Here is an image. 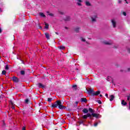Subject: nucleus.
<instances>
[{
  "label": "nucleus",
  "instance_id": "obj_1",
  "mask_svg": "<svg viewBox=\"0 0 130 130\" xmlns=\"http://www.w3.org/2000/svg\"><path fill=\"white\" fill-rule=\"evenodd\" d=\"M51 107L52 108L58 107L59 109H66V106L62 105L61 100L56 101L54 104H52Z\"/></svg>",
  "mask_w": 130,
  "mask_h": 130
},
{
  "label": "nucleus",
  "instance_id": "obj_2",
  "mask_svg": "<svg viewBox=\"0 0 130 130\" xmlns=\"http://www.w3.org/2000/svg\"><path fill=\"white\" fill-rule=\"evenodd\" d=\"M88 117H89V119H91L92 120L94 119L93 117H95V118H98V117H99V114L94 113H92V114L87 113V114L84 115L82 116V118H83V119H87Z\"/></svg>",
  "mask_w": 130,
  "mask_h": 130
},
{
  "label": "nucleus",
  "instance_id": "obj_3",
  "mask_svg": "<svg viewBox=\"0 0 130 130\" xmlns=\"http://www.w3.org/2000/svg\"><path fill=\"white\" fill-rule=\"evenodd\" d=\"M12 81H13V82H15V83H19V78L16 77V76H13L12 77Z\"/></svg>",
  "mask_w": 130,
  "mask_h": 130
},
{
  "label": "nucleus",
  "instance_id": "obj_4",
  "mask_svg": "<svg viewBox=\"0 0 130 130\" xmlns=\"http://www.w3.org/2000/svg\"><path fill=\"white\" fill-rule=\"evenodd\" d=\"M111 23L113 28H116V21L114 19L111 20Z\"/></svg>",
  "mask_w": 130,
  "mask_h": 130
},
{
  "label": "nucleus",
  "instance_id": "obj_5",
  "mask_svg": "<svg viewBox=\"0 0 130 130\" xmlns=\"http://www.w3.org/2000/svg\"><path fill=\"white\" fill-rule=\"evenodd\" d=\"M103 44H105L106 45H111L112 44V42H108L106 41H104L103 42Z\"/></svg>",
  "mask_w": 130,
  "mask_h": 130
},
{
  "label": "nucleus",
  "instance_id": "obj_6",
  "mask_svg": "<svg viewBox=\"0 0 130 130\" xmlns=\"http://www.w3.org/2000/svg\"><path fill=\"white\" fill-rule=\"evenodd\" d=\"M99 94H100V90L96 91L95 92H93L92 93V96H98Z\"/></svg>",
  "mask_w": 130,
  "mask_h": 130
},
{
  "label": "nucleus",
  "instance_id": "obj_7",
  "mask_svg": "<svg viewBox=\"0 0 130 130\" xmlns=\"http://www.w3.org/2000/svg\"><path fill=\"white\" fill-rule=\"evenodd\" d=\"M87 92L88 94H91L92 95V94H93V92H94V88H89Z\"/></svg>",
  "mask_w": 130,
  "mask_h": 130
},
{
  "label": "nucleus",
  "instance_id": "obj_8",
  "mask_svg": "<svg viewBox=\"0 0 130 130\" xmlns=\"http://www.w3.org/2000/svg\"><path fill=\"white\" fill-rule=\"evenodd\" d=\"M82 112H83V113H84L85 114H88V113H89V110L87 108L83 109V110H82Z\"/></svg>",
  "mask_w": 130,
  "mask_h": 130
},
{
  "label": "nucleus",
  "instance_id": "obj_9",
  "mask_svg": "<svg viewBox=\"0 0 130 130\" xmlns=\"http://www.w3.org/2000/svg\"><path fill=\"white\" fill-rule=\"evenodd\" d=\"M87 101H88L87 100V99H86V98H82L81 99V102H84L85 103H86Z\"/></svg>",
  "mask_w": 130,
  "mask_h": 130
},
{
  "label": "nucleus",
  "instance_id": "obj_10",
  "mask_svg": "<svg viewBox=\"0 0 130 130\" xmlns=\"http://www.w3.org/2000/svg\"><path fill=\"white\" fill-rule=\"evenodd\" d=\"M80 30H81V28L79 27L75 28V31L76 32V33H79V32H80Z\"/></svg>",
  "mask_w": 130,
  "mask_h": 130
},
{
  "label": "nucleus",
  "instance_id": "obj_11",
  "mask_svg": "<svg viewBox=\"0 0 130 130\" xmlns=\"http://www.w3.org/2000/svg\"><path fill=\"white\" fill-rule=\"evenodd\" d=\"M110 101H113V100H114V95L112 94L110 95Z\"/></svg>",
  "mask_w": 130,
  "mask_h": 130
},
{
  "label": "nucleus",
  "instance_id": "obj_12",
  "mask_svg": "<svg viewBox=\"0 0 130 130\" xmlns=\"http://www.w3.org/2000/svg\"><path fill=\"white\" fill-rule=\"evenodd\" d=\"M38 85L39 88H44V85H43V84L42 83H39L38 84Z\"/></svg>",
  "mask_w": 130,
  "mask_h": 130
},
{
  "label": "nucleus",
  "instance_id": "obj_13",
  "mask_svg": "<svg viewBox=\"0 0 130 130\" xmlns=\"http://www.w3.org/2000/svg\"><path fill=\"white\" fill-rule=\"evenodd\" d=\"M88 111L90 113H94V110H93V109L89 108L88 109Z\"/></svg>",
  "mask_w": 130,
  "mask_h": 130
},
{
  "label": "nucleus",
  "instance_id": "obj_14",
  "mask_svg": "<svg viewBox=\"0 0 130 130\" xmlns=\"http://www.w3.org/2000/svg\"><path fill=\"white\" fill-rule=\"evenodd\" d=\"M45 29H48V28H49V24H48V23L45 22Z\"/></svg>",
  "mask_w": 130,
  "mask_h": 130
},
{
  "label": "nucleus",
  "instance_id": "obj_15",
  "mask_svg": "<svg viewBox=\"0 0 130 130\" xmlns=\"http://www.w3.org/2000/svg\"><path fill=\"white\" fill-rule=\"evenodd\" d=\"M39 15H40V16H41V17H42V18H46V16H45V15H44V13H40L39 14Z\"/></svg>",
  "mask_w": 130,
  "mask_h": 130
},
{
  "label": "nucleus",
  "instance_id": "obj_16",
  "mask_svg": "<svg viewBox=\"0 0 130 130\" xmlns=\"http://www.w3.org/2000/svg\"><path fill=\"white\" fill-rule=\"evenodd\" d=\"M59 49H60L61 50H64V49H66V47L63 46H59Z\"/></svg>",
  "mask_w": 130,
  "mask_h": 130
},
{
  "label": "nucleus",
  "instance_id": "obj_17",
  "mask_svg": "<svg viewBox=\"0 0 130 130\" xmlns=\"http://www.w3.org/2000/svg\"><path fill=\"white\" fill-rule=\"evenodd\" d=\"M64 21H71V17L70 16H67L64 19Z\"/></svg>",
  "mask_w": 130,
  "mask_h": 130
},
{
  "label": "nucleus",
  "instance_id": "obj_18",
  "mask_svg": "<svg viewBox=\"0 0 130 130\" xmlns=\"http://www.w3.org/2000/svg\"><path fill=\"white\" fill-rule=\"evenodd\" d=\"M45 35L46 36V38H47V39L49 40L50 38H49V34L48 33H45Z\"/></svg>",
  "mask_w": 130,
  "mask_h": 130
},
{
  "label": "nucleus",
  "instance_id": "obj_19",
  "mask_svg": "<svg viewBox=\"0 0 130 130\" xmlns=\"http://www.w3.org/2000/svg\"><path fill=\"white\" fill-rule=\"evenodd\" d=\"M121 104H122V105H124V106H125V105H126V104H127V103H126V102H125L124 101V100H122L121 102Z\"/></svg>",
  "mask_w": 130,
  "mask_h": 130
},
{
  "label": "nucleus",
  "instance_id": "obj_20",
  "mask_svg": "<svg viewBox=\"0 0 130 130\" xmlns=\"http://www.w3.org/2000/svg\"><path fill=\"white\" fill-rule=\"evenodd\" d=\"M85 4L86 6H87L88 7H90V6H91V3L88 1L85 2Z\"/></svg>",
  "mask_w": 130,
  "mask_h": 130
},
{
  "label": "nucleus",
  "instance_id": "obj_21",
  "mask_svg": "<svg viewBox=\"0 0 130 130\" xmlns=\"http://www.w3.org/2000/svg\"><path fill=\"white\" fill-rule=\"evenodd\" d=\"M25 73H26V72L24 70H21L20 71V75H22V76H24V75H25Z\"/></svg>",
  "mask_w": 130,
  "mask_h": 130
},
{
  "label": "nucleus",
  "instance_id": "obj_22",
  "mask_svg": "<svg viewBox=\"0 0 130 130\" xmlns=\"http://www.w3.org/2000/svg\"><path fill=\"white\" fill-rule=\"evenodd\" d=\"M91 22H92V23H94V22L96 21V18H94V17H91Z\"/></svg>",
  "mask_w": 130,
  "mask_h": 130
},
{
  "label": "nucleus",
  "instance_id": "obj_23",
  "mask_svg": "<svg viewBox=\"0 0 130 130\" xmlns=\"http://www.w3.org/2000/svg\"><path fill=\"white\" fill-rule=\"evenodd\" d=\"M5 70L8 71V70H10V68H9V65L7 64L5 67Z\"/></svg>",
  "mask_w": 130,
  "mask_h": 130
},
{
  "label": "nucleus",
  "instance_id": "obj_24",
  "mask_svg": "<svg viewBox=\"0 0 130 130\" xmlns=\"http://www.w3.org/2000/svg\"><path fill=\"white\" fill-rule=\"evenodd\" d=\"M52 101V98H48L47 101H48V102H51Z\"/></svg>",
  "mask_w": 130,
  "mask_h": 130
},
{
  "label": "nucleus",
  "instance_id": "obj_25",
  "mask_svg": "<svg viewBox=\"0 0 130 130\" xmlns=\"http://www.w3.org/2000/svg\"><path fill=\"white\" fill-rule=\"evenodd\" d=\"M25 102L26 104H29V99H27L25 100Z\"/></svg>",
  "mask_w": 130,
  "mask_h": 130
},
{
  "label": "nucleus",
  "instance_id": "obj_26",
  "mask_svg": "<svg viewBox=\"0 0 130 130\" xmlns=\"http://www.w3.org/2000/svg\"><path fill=\"white\" fill-rule=\"evenodd\" d=\"M2 75H6V74H7V71H6L5 70H3L2 71Z\"/></svg>",
  "mask_w": 130,
  "mask_h": 130
},
{
  "label": "nucleus",
  "instance_id": "obj_27",
  "mask_svg": "<svg viewBox=\"0 0 130 130\" xmlns=\"http://www.w3.org/2000/svg\"><path fill=\"white\" fill-rule=\"evenodd\" d=\"M81 41H82L83 42H86V40L85 39H84L83 38H80Z\"/></svg>",
  "mask_w": 130,
  "mask_h": 130
},
{
  "label": "nucleus",
  "instance_id": "obj_28",
  "mask_svg": "<svg viewBox=\"0 0 130 130\" xmlns=\"http://www.w3.org/2000/svg\"><path fill=\"white\" fill-rule=\"evenodd\" d=\"M9 102H10V104H11V105H12V106L15 105V104H14V103L13 102V101H10Z\"/></svg>",
  "mask_w": 130,
  "mask_h": 130
},
{
  "label": "nucleus",
  "instance_id": "obj_29",
  "mask_svg": "<svg viewBox=\"0 0 130 130\" xmlns=\"http://www.w3.org/2000/svg\"><path fill=\"white\" fill-rule=\"evenodd\" d=\"M96 102H98V103H99V104H102V102H101V100H98V101H96Z\"/></svg>",
  "mask_w": 130,
  "mask_h": 130
},
{
  "label": "nucleus",
  "instance_id": "obj_30",
  "mask_svg": "<svg viewBox=\"0 0 130 130\" xmlns=\"http://www.w3.org/2000/svg\"><path fill=\"white\" fill-rule=\"evenodd\" d=\"M48 15L50 16L51 17H54V15L52 13H49Z\"/></svg>",
  "mask_w": 130,
  "mask_h": 130
},
{
  "label": "nucleus",
  "instance_id": "obj_31",
  "mask_svg": "<svg viewBox=\"0 0 130 130\" xmlns=\"http://www.w3.org/2000/svg\"><path fill=\"white\" fill-rule=\"evenodd\" d=\"M79 124H82L84 123V121L81 120L79 122Z\"/></svg>",
  "mask_w": 130,
  "mask_h": 130
},
{
  "label": "nucleus",
  "instance_id": "obj_32",
  "mask_svg": "<svg viewBox=\"0 0 130 130\" xmlns=\"http://www.w3.org/2000/svg\"><path fill=\"white\" fill-rule=\"evenodd\" d=\"M122 14L123 15V16H126V12H123Z\"/></svg>",
  "mask_w": 130,
  "mask_h": 130
},
{
  "label": "nucleus",
  "instance_id": "obj_33",
  "mask_svg": "<svg viewBox=\"0 0 130 130\" xmlns=\"http://www.w3.org/2000/svg\"><path fill=\"white\" fill-rule=\"evenodd\" d=\"M97 125H98V122H95V123L94 124V126H97Z\"/></svg>",
  "mask_w": 130,
  "mask_h": 130
},
{
  "label": "nucleus",
  "instance_id": "obj_34",
  "mask_svg": "<svg viewBox=\"0 0 130 130\" xmlns=\"http://www.w3.org/2000/svg\"><path fill=\"white\" fill-rule=\"evenodd\" d=\"M11 108H12V109H15V105L12 106H11Z\"/></svg>",
  "mask_w": 130,
  "mask_h": 130
},
{
  "label": "nucleus",
  "instance_id": "obj_35",
  "mask_svg": "<svg viewBox=\"0 0 130 130\" xmlns=\"http://www.w3.org/2000/svg\"><path fill=\"white\" fill-rule=\"evenodd\" d=\"M93 18H94V19H97V15L93 16Z\"/></svg>",
  "mask_w": 130,
  "mask_h": 130
},
{
  "label": "nucleus",
  "instance_id": "obj_36",
  "mask_svg": "<svg viewBox=\"0 0 130 130\" xmlns=\"http://www.w3.org/2000/svg\"><path fill=\"white\" fill-rule=\"evenodd\" d=\"M61 15H64V13L63 12H60Z\"/></svg>",
  "mask_w": 130,
  "mask_h": 130
},
{
  "label": "nucleus",
  "instance_id": "obj_37",
  "mask_svg": "<svg viewBox=\"0 0 130 130\" xmlns=\"http://www.w3.org/2000/svg\"><path fill=\"white\" fill-rule=\"evenodd\" d=\"M73 88H76L77 87V85H74L72 86Z\"/></svg>",
  "mask_w": 130,
  "mask_h": 130
},
{
  "label": "nucleus",
  "instance_id": "obj_38",
  "mask_svg": "<svg viewBox=\"0 0 130 130\" xmlns=\"http://www.w3.org/2000/svg\"><path fill=\"white\" fill-rule=\"evenodd\" d=\"M77 5L78 6H82V4L81 3H77Z\"/></svg>",
  "mask_w": 130,
  "mask_h": 130
},
{
  "label": "nucleus",
  "instance_id": "obj_39",
  "mask_svg": "<svg viewBox=\"0 0 130 130\" xmlns=\"http://www.w3.org/2000/svg\"><path fill=\"white\" fill-rule=\"evenodd\" d=\"M129 99H130V98H129V96H128H128H127V100L128 101H129Z\"/></svg>",
  "mask_w": 130,
  "mask_h": 130
},
{
  "label": "nucleus",
  "instance_id": "obj_40",
  "mask_svg": "<svg viewBox=\"0 0 130 130\" xmlns=\"http://www.w3.org/2000/svg\"><path fill=\"white\" fill-rule=\"evenodd\" d=\"M39 29H42V27L41 26H39Z\"/></svg>",
  "mask_w": 130,
  "mask_h": 130
},
{
  "label": "nucleus",
  "instance_id": "obj_41",
  "mask_svg": "<svg viewBox=\"0 0 130 130\" xmlns=\"http://www.w3.org/2000/svg\"><path fill=\"white\" fill-rule=\"evenodd\" d=\"M22 130H26V127H23L22 128Z\"/></svg>",
  "mask_w": 130,
  "mask_h": 130
},
{
  "label": "nucleus",
  "instance_id": "obj_42",
  "mask_svg": "<svg viewBox=\"0 0 130 130\" xmlns=\"http://www.w3.org/2000/svg\"><path fill=\"white\" fill-rule=\"evenodd\" d=\"M120 3H121V0H119V1H118V3H119V4H120Z\"/></svg>",
  "mask_w": 130,
  "mask_h": 130
},
{
  "label": "nucleus",
  "instance_id": "obj_43",
  "mask_svg": "<svg viewBox=\"0 0 130 130\" xmlns=\"http://www.w3.org/2000/svg\"><path fill=\"white\" fill-rule=\"evenodd\" d=\"M2 32H3V30H2V28H0V34L2 33Z\"/></svg>",
  "mask_w": 130,
  "mask_h": 130
},
{
  "label": "nucleus",
  "instance_id": "obj_44",
  "mask_svg": "<svg viewBox=\"0 0 130 130\" xmlns=\"http://www.w3.org/2000/svg\"><path fill=\"white\" fill-rule=\"evenodd\" d=\"M127 50H128V52L130 53V48H128V49H127Z\"/></svg>",
  "mask_w": 130,
  "mask_h": 130
},
{
  "label": "nucleus",
  "instance_id": "obj_45",
  "mask_svg": "<svg viewBox=\"0 0 130 130\" xmlns=\"http://www.w3.org/2000/svg\"><path fill=\"white\" fill-rule=\"evenodd\" d=\"M76 105H78V103H79V102H76Z\"/></svg>",
  "mask_w": 130,
  "mask_h": 130
},
{
  "label": "nucleus",
  "instance_id": "obj_46",
  "mask_svg": "<svg viewBox=\"0 0 130 130\" xmlns=\"http://www.w3.org/2000/svg\"><path fill=\"white\" fill-rule=\"evenodd\" d=\"M79 2V3H82V0H77Z\"/></svg>",
  "mask_w": 130,
  "mask_h": 130
},
{
  "label": "nucleus",
  "instance_id": "obj_47",
  "mask_svg": "<svg viewBox=\"0 0 130 130\" xmlns=\"http://www.w3.org/2000/svg\"><path fill=\"white\" fill-rule=\"evenodd\" d=\"M127 71H128V72H130V68H128Z\"/></svg>",
  "mask_w": 130,
  "mask_h": 130
},
{
  "label": "nucleus",
  "instance_id": "obj_48",
  "mask_svg": "<svg viewBox=\"0 0 130 130\" xmlns=\"http://www.w3.org/2000/svg\"><path fill=\"white\" fill-rule=\"evenodd\" d=\"M106 96L107 98H108V94L106 93Z\"/></svg>",
  "mask_w": 130,
  "mask_h": 130
},
{
  "label": "nucleus",
  "instance_id": "obj_49",
  "mask_svg": "<svg viewBox=\"0 0 130 130\" xmlns=\"http://www.w3.org/2000/svg\"><path fill=\"white\" fill-rule=\"evenodd\" d=\"M55 34H56V35H58V32H55Z\"/></svg>",
  "mask_w": 130,
  "mask_h": 130
},
{
  "label": "nucleus",
  "instance_id": "obj_50",
  "mask_svg": "<svg viewBox=\"0 0 130 130\" xmlns=\"http://www.w3.org/2000/svg\"><path fill=\"white\" fill-rule=\"evenodd\" d=\"M64 28H65V29H69V27H65Z\"/></svg>",
  "mask_w": 130,
  "mask_h": 130
},
{
  "label": "nucleus",
  "instance_id": "obj_51",
  "mask_svg": "<svg viewBox=\"0 0 130 130\" xmlns=\"http://www.w3.org/2000/svg\"><path fill=\"white\" fill-rule=\"evenodd\" d=\"M3 124L4 125H6V123H5V122H3Z\"/></svg>",
  "mask_w": 130,
  "mask_h": 130
},
{
  "label": "nucleus",
  "instance_id": "obj_52",
  "mask_svg": "<svg viewBox=\"0 0 130 130\" xmlns=\"http://www.w3.org/2000/svg\"><path fill=\"white\" fill-rule=\"evenodd\" d=\"M103 95H102V94H100V97H102Z\"/></svg>",
  "mask_w": 130,
  "mask_h": 130
},
{
  "label": "nucleus",
  "instance_id": "obj_53",
  "mask_svg": "<svg viewBox=\"0 0 130 130\" xmlns=\"http://www.w3.org/2000/svg\"><path fill=\"white\" fill-rule=\"evenodd\" d=\"M129 109H130V102L129 103Z\"/></svg>",
  "mask_w": 130,
  "mask_h": 130
},
{
  "label": "nucleus",
  "instance_id": "obj_54",
  "mask_svg": "<svg viewBox=\"0 0 130 130\" xmlns=\"http://www.w3.org/2000/svg\"><path fill=\"white\" fill-rule=\"evenodd\" d=\"M47 14H49V11H47Z\"/></svg>",
  "mask_w": 130,
  "mask_h": 130
},
{
  "label": "nucleus",
  "instance_id": "obj_55",
  "mask_svg": "<svg viewBox=\"0 0 130 130\" xmlns=\"http://www.w3.org/2000/svg\"><path fill=\"white\" fill-rule=\"evenodd\" d=\"M0 12H2L1 8H0Z\"/></svg>",
  "mask_w": 130,
  "mask_h": 130
},
{
  "label": "nucleus",
  "instance_id": "obj_56",
  "mask_svg": "<svg viewBox=\"0 0 130 130\" xmlns=\"http://www.w3.org/2000/svg\"><path fill=\"white\" fill-rule=\"evenodd\" d=\"M22 63H24V61H22Z\"/></svg>",
  "mask_w": 130,
  "mask_h": 130
},
{
  "label": "nucleus",
  "instance_id": "obj_57",
  "mask_svg": "<svg viewBox=\"0 0 130 130\" xmlns=\"http://www.w3.org/2000/svg\"><path fill=\"white\" fill-rule=\"evenodd\" d=\"M128 96H129L130 98V94H129V95H128Z\"/></svg>",
  "mask_w": 130,
  "mask_h": 130
},
{
  "label": "nucleus",
  "instance_id": "obj_58",
  "mask_svg": "<svg viewBox=\"0 0 130 130\" xmlns=\"http://www.w3.org/2000/svg\"><path fill=\"white\" fill-rule=\"evenodd\" d=\"M126 4H128L127 2H126Z\"/></svg>",
  "mask_w": 130,
  "mask_h": 130
},
{
  "label": "nucleus",
  "instance_id": "obj_59",
  "mask_svg": "<svg viewBox=\"0 0 130 130\" xmlns=\"http://www.w3.org/2000/svg\"><path fill=\"white\" fill-rule=\"evenodd\" d=\"M120 72H122V70H120Z\"/></svg>",
  "mask_w": 130,
  "mask_h": 130
},
{
  "label": "nucleus",
  "instance_id": "obj_60",
  "mask_svg": "<svg viewBox=\"0 0 130 130\" xmlns=\"http://www.w3.org/2000/svg\"><path fill=\"white\" fill-rule=\"evenodd\" d=\"M125 1V2H126V0H124Z\"/></svg>",
  "mask_w": 130,
  "mask_h": 130
}]
</instances>
